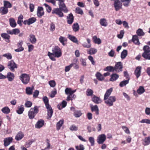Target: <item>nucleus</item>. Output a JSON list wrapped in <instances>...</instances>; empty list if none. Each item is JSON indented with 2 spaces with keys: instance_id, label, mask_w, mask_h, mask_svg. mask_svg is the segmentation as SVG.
<instances>
[{
  "instance_id": "4c0bfd02",
  "label": "nucleus",
  "mask_w": 150,
  "mask_h": 150,
  "mask_svg": "<svg viewBox=\"0 0 150 150\" xmlns=\"http://www.w3.org/2000/svg\"><path fill=\"white\" fill-rule=\"evenodd\" d=\"M64 123V120H60L57 124V130H59L61 128Z\"/></svg>"
},
{
  "instance_id": "052dcab7",
  "label": "nucleus",
  "mask_w": 150,
  "mask_h": 150,
  "mask_svg": "<svg viewBox=\"0 0 150 150\" xmlns=\"http://www.w3.org/2000/svg\"><path fill=\"white\" fill-rule=\"evenodd\" d=\"M76 13L80 14L81 15H82L83 14V12L82 9L79 8L77 7L76 8Z\"/></svg>"
},
{
  "instance_id": "ea45409f",
  "label": "nucleus",
  "mask_w": 150,
  "mask_h": 150,
  "mask_svg": "<svg viewBox=\"0 0 150 150\" xmlns=\"http://www.w3.org/2000/svg\"><path fill=\"white\" fill-rule=\"evenodd\" d=\"M136 33L137 35L139 36H144L145 34V33L143 32V30L140 28H139L137 30Z\"/></svg>"
},
{
  "instance_id": "338daca9",
  "label": "nucleus",
  "mask_w": 150,
  "mask_h": 150,
  "mask_svg": "<svg viewBox=\"0 0 150 150\" xmlns=\"http://www.w3.org/2000/svg\"><path fill=\"white\" fill-rule=\"evenodd\" d=\"M47 146L44 149H42L41 150H49L50 149V141L48 139H47Z\"/></svg>"
},
{
  "instance_id": "e433bc0d",
  "label": "nucleus",
  "mask_w": 150,
  "mask_h": 150,
  "mask_svg": "<svg viewBox=\"0 0 150 150\" xmlns=\"http://www.w3.org/2000/svg\"><path fill=\"white\" fill-rule=\"evenodd\" d=\"M150 144V137H146L144 140L143 144L145 145H148Z\"/></svg>"
},
{
  "instance_id": "7c9ffc66",
  "label": "nucleus",
  "mask_w": 150,
  "mask_h": 150,
  "mask_svg": "<svg viewBox=\"0 0 150 150\" xmlns=\"http://www.w3.org/2000/svg\"><path fill=\"white\" fill-rule=\"evenodd\" d=\"M91 109L92 111L96 112V113L97 115L99 114V109L97 105L91 106Z\"/></svg>"
},
{
  "instance_id": "f3484780",
  "label": "nucleus",
  "mask_w": 150,
  "mask_h": 150,
  "mask_svg": "<svg viewBox=\"0 0 150 150\" xmlns=\"http://www.w3.org/2000/svg\"><path fill=\"white\" fill-rule=\"evenodd\" d=\"M112 90L113 89L112 88H110L107 90L104 95V100L108 99V98L109 97V96L110 95L111 93L112 92Z\"/></svg>"
},
{
  "instance_id": "393cba45",
  "label": "nucleus",
  "mask_w": 150,
  "mask_h": 150,
  "mask_svg": "<svg viewBox=\"0 0 150 150\" xmlns=\"http://www.w3.org/2000/svg\"><path fill=\"white\" fill-rule=\"evenodd\" d=\"M8 12V9L6 7L4 6L0 8V13L2 15L6 14Z\"/></svg>"
},
{
  "instance_id": "4d7b16f0",
  "label": "nucleus",
  "mask_w": 150,
  "mask_h": 150,
  "mask_svg": "<svg viewBox=\"0 0 150 150\" xmlns=\"http://www.w3.org/2000/svg\"><path fill=\"white\" fill-rule=\"evenodd\" d=\"M142 123H146L147 124H150V120L148 119H143L140 121L139 122Z\"/></svg>"
},
{
  "instance_id": "2f4dec72",
  "label": "nucleus",
  "mask_w": 150,
  "mask_h": 150,
  "mask_svg": "<svg viewBox=\"0 0 150 150\" xmlns=\"http://www.w3.org/2000/svg\"><path fill=\"white\" fill-rule=\"evenodd\" d=\"M72 28L74 31L76 32L78 31L79 29V27L78 23H74L72 25Z\"/></svg>"
},
{
  "instance_id": "7ed1b4c3",
  "label": "nucleus",
  "mask_w": 150,
  "mask_h": 150,
  "mask_svg": "<svg viewBox=\"0 0 150 150\" xmlns=\"http://www.w3.org/2000/svg\"><path fill=\"white\" fill-rule=\"evenodd\" d=\"M52 53L54 56L58 58L60 57L62 54V52L60 48L58 46H55L52 49Z\"/></svg>"
},
{
  "instance_id": "20e7f679",
  "label": "nucleus",
  "mask_w": 150,
  "mask_h": 150,
  "mask_svg": "<svg viewBox=\"0 0 150 150\" xmlns=\"http://www.w3.org/2000/svg\"><path fill=\"white\" fill-rule=\"evenodd\" d=\"M105 103L108 105L111 106L113 105V103L116 101V97L114 96H111L108 98V99L104 100Z\"/></svg>"
},
{
  "instance_id": "6e6d98bb",
  "label": "nucleus",
  "mask_w": 150,
  "mask_h": 150,
  "mask_svg": "<svg viewBox=\"0 0 150 150\" xmlns=\"http://www.w3.org/2000/svg\"><path fill=\"white\" fill-rule=\"evenodd\" d=\"M142 56L144 58L150 60V53H144L142 55Z\"/></svg>"
},
{
  "instance_id": "dca6fc26",
  "label": "nucleus",
  "mask_w": 150,
  "mask_h": 150,
  "mask_svg": "<svg viewBox=\"0 0 150 150\" xmlns=\"http://www.w3.org/2000/svg\"><path fill=\"white\" fill-rule=\"evenodd\" d=\"M46 108L47 110V115L50 118H51L52 115L53 110L50 105H47Z\"/></svg>"
},
{
  "instance_id": "58836bf2",
  "label": "nucleus",
  "mask_w": 150,
  "mask_h": 150,
  "mask_svg": "<svg viewBox=\"0 0 150 150\" xmlns=\"http://www.w3.org/2000/svg\"><path fill=\"white\" fill-rule=\"evenodd\" d=\"M82 115V113L80 110H75L74 112V115L76 117H79Z\"/></svg>"
},
{
  "instance_id": "8fccbe9b",
  "label": "nucleus",
  "mask_w": 150,
  "mask_h": 150,
  "mask_svg": "<svg viewBox=\"0 0 150 150\" xmlns=\"http://www.w3.org/2000/svg\"><path fill=\"white\" fill-rule=\"evenodd\" d=\"M47 55L52 60L54 61L56 60L55 59L54 57V54H53L52 52L51 53L50 52H48Z\"/></svg>"
},
{
  "instance_id": "49530a36",
  "label": "nucleus",
  "mask_w": 150,
  "mask_h": 150,
  "mask_svg": "<svg viewBox=\"0 0 150 150\" xmlns=\"http://www.w3.org/2000/svg\"><path fill=\"white\" fill-rule=\"evenodd\" d=\"M33 87L30 88V87H28L26 89V93L29 95L32 94Z\"/></svg>"
},
{
  "instance_id": "a18cd8bd",
  "label": "nucleus",
  "mask_w": 150,
  "mask_h": 150,
  "mask_svg": "<svg viewBox=\"0 0 150 150\" xmlns=\"http://www.w3.org/2000/svg\"><path fill=\"white\" fill-rule=\"evenodd\" d=\"M105 71H108L109 72H113L114 71V67L111 66H109L106 67L104 69Z\"/></svg>"
},
{
  "instance_id": "a19ab883",
  "label": "nucleus",
  "mask_w": 150,
  "mask_h": 150,
  "mask_svg": "<svg viewBox=\"0 0 150 150\" xmlns=\"http://www.w3.org/2000/svg\"><path fill=\"white\" fill-rule=\"evenodd\" d=\"M4 7H6L7 8H11L12 7V5L10 3L7 1H4Z\"/></svg>"
},
{
  "instance_id": "2eb2a0df",
  "label": "nucleus",
  "mask_w": 150,
  "mask_h": 150,
  "mask_svg": "<svg viewBox=\"0 0 150 150\" xmlns=\"http://www.w3.org/2000/svg\"><path fill=\"white\" fill-rule=\"evenodd\" d=\"M67 22L69 24H72L74 21V17L72 13L68 15L67 17Z\"/></svg>"
},
{
  "instance_id": "603ef678",
  "label": "nucleus",
  "mask_w": 150,
  "mask_h": 150,
  "mask_svg": "<svg viewBox=\"0 0 150 150\" xmlns=\"http://www.w3.org/2000/svg\"><path fill=\"white\" fill-rule=\"evenodd\" d=\"M75 148L76 150H84L85 147L82 144H80L79 146H75Z\"/></svg>"
},
{
  "instance_id": "79ce46f5",
  "label": "nucleus",
  "mask_w": 150,
  "mask_h": 150,
  "mask_svg": "<svg viewBox=\"0 0 150 150\" xmlns=\"http://www.w3.org/2000/svg\"><path fill=\"white\" fill-rule=\"evenodd\" d=\"M129 79H128L127 80H124L121 82L120 83L119 85L121 87H123L126 86L127 84L129 83Z\"/></svg>"
},
{
  "instance_id": "f704fd0d",
  "label": "nucleus",
  "mask_w": 150,
  "mask_h": 150,
  "mask_svg": "<svg viewBox=\"0 0 150 150\" xmlns=\"http://www.w3.org/2000/svg\"><path fill=\"white\" fill-rule=\"evenodd\" d=\"M68 38L70 40L74 43H76L78 42L77 39L74 36L69 34L68 35Z\"/></svg>"
},
{
  "instance_id": "37998d69",
  "label": "nucleus",
  "mask_w": 150,
  "mask_h": 150,
  "mask_svg": "<svg viewBox=\"0 0 150 150\" xmlns=\"http://www.w3.org/2000/svg\"><path fill=\"white\" fill-rule=\"evenodd\" d=\"M123 3V6L125 7H128L130 3L131 0H120Z\"/></svg>"
},
{
  "instance_id": "4468645a",
  "label": "nucleus",
  "mask_w": 150,
  "mask_h": 150,
  "mask_svg": "<svg viewBox=\"0 0 150 150\" xmlns=\"http://www.w3.org/2000/svg\"><path fill=\"white\" fill-rule=\"evenodd\" d=\"M141 69L142 67H141L138 66L137 67L134 71L135 75L136 76L137 78H138L140 75Z\"/></svg>"
},
{
  "instance_id": "680f3d73",
  "label": "nucleus",
  "mask_w": 150,
  "mask_h": 150,
  "mask_svg": "<svg viewBox=\"0 0 150 150\" xmlns=\"http://www.w3.org/2000/svg\"><path fill=\"white\" fill-rule=\"evenodd\" d=\"M28 23L30 25L32 24L36 21V19L34 17H33L30 18L28 19Z\"/></svg>"
},
{
  "instance_id": "c756f323",
  "label": "nucleus",
  "mask_w": 150,
  "mask_h": 150,
  "mask_svg": "<svg viewBox=\"0 0 150 150\" xmlns=\"http://www.w3.org/2000/svg\"><path fill=\"white\" fill-rule=\"evenodd\" d=\"M119 75L117 74H112L110 76L111 78L110 81H115L119 78Z\"/></svg>"
},
{
  "instance_id": "ddd939ff",
  "label": "nucleus",
  "mask_w": 150,
  "mask_h": 150,
  "mask_svg": "<svg viewBox=\"0 0 150 150\" xmlns=\"http://www.w3.org/2000/svg\"><path fill=\"white\" fill-rule=\"evenodd\" d=\"M44 14L43 8L42 7H38L37 11V15L38 17L40 18Z\"/></svg>"
},
{
  "instance_id": "c85d7f7f",
  "label": "nucleus",
  "mask_w": 150,
  "mask_h": 150,
  "mask_svg": "<svg viewBox=\"0 0 150 150\" xmlns=\"http://www.w3.org/2000/svg\"><path fill=\"white\" fill-rule=\"evenodd\" d=\"M24 137V134L21 132H18L15 137V139L17 141L21 140Z\"/></svg>"
},
{
  "instance_id": "f8f14e48",
  "label": "nucleus",
  "mask_w": 150,
  "mask_h": 150,
  "mask_svg": "<svg viewBox=\"0 0 150 150\" xmlns=\"http://www.w3.org/2000/svg\"><path fill=\"white\" fill-rule=\"evenodd\" d=\"M86 41L87 42H84L82 44V45L84 47L87 48H90L91 46V40L90 39L88 38L86 39Z\"/></svg>"
},
{
  "instance_id": "c03bdc74",
  "label": "nucleus",
  "mask_w": 150,
  "mask_h": 150,
  "mask_svg": "<svg viewBox=\"0 0 150 150\" xmlns=\"http://www.w3.org/2000/svg\"><path fill=\"white\" fill-rule=\"evenodd\" d=\"M93 91L91 89L88 88L86 91V95L88 96H91L93 95Z\"/></svg>"
},
{
  "instance_id": "6e6552de",
  "label": "nucleus",
  "mask_w": 150,
  "mask_h": 150,
  "mask_svg": "<svg viewBox=\"0 0 150 150\" xmlns=\"http://www.w3.org/2000/svg\"><path fill=\"white\" fill-rule=\"evenodd\" d=\"M52 14H56L60 17L64 16V14L62 11L59 8H54L52 10Z\"/></svg>"
},
{
  "instance_id": "13d9d810",
  "label": "nucleus",
  "mask_w": 150,
  "mask_h": 150,
  "mask_svg": "<svg viewBox=\"0 0 150 150\" xmlns=\"http://www.w3.org/2000/svg\"><path fill=\"white\" fill-rule=\"evenodd\" d=\"M55 29V25L53 23H52L50 24V30L51 31H54Z\"/></svg>"
},
{
  "instance_id": "72a5a7b5",
  "label": "nucleus",
  "mask_w": 150,
  "mask_h": 150,
  "mask_svg": "<svg viewBox=\"0 0 150 150\" xmlns=\"http://www.w3.org/2000/svg\"><path fill=\"white\" fill-rule=\"evenodd\" d=\"M93 42L96 44L98 45L101 43V40L99 38H98L96 36H94L93 38Z\"/></svg>"
},
{
  "instance_id": "3c124183",
  "label": "nucleus",
  "mask_w": 150,
  "mask_h": 150,
  "mask_svg": "<svg viewBox=\"0 0 150 150\" xmlns=\"http://www.w3.org/2000/svg\"><path fill=\"white\" fill-rule=\"evenodd\" d=\"M43 101H44L46 107L47 105H50L49 104V100L48 98L46 96H44L42 98Z\"/></svg>"
},
{
  "instance_id": "5701e85b",
  "label": "nucleus",
  "mask_w": 150,
  "mask_h": 150,
  "mask_svg": "<svg viewBox=\"0 0 150 150\" xmlns=\"http://www.w3.org/2000/svg\"><path fill=\"white\" fill-rule=\"evenodd\" d=\"M29 40L30 42L32 44H35L36 42V39L35 38V36L33 34L30 35L29 36Z\"/></svg>"
},
{
  "instance_id": "423d86ee",
  "label": "nucleus",
  "mask_w": 150,
  "mask_h": 150,
  "mask_svg": "<svg viewBox=\"0 0 150 150\" xmlns=\"http://www.w3.org/2000/svg\"><path fill=\"white\" fill-rule=\"evenodd\" d=\"M106 139V136L105 134H102L99 135L97 139V142L99 144H103Z\"/></svg>"
},
{
  "instance_id": "b1692460",
  "label": "nucleus",
  "mask_w": 150,
  "mask_h": 150,
  "mask_svg": "<svg viewBox=\"0 0 150 150\" xmlns=\"http://www.w3.org/2000/svg\"><path fill=\"white\" fill-rule=\"evenodd\" d=\"M95 76L97 79L100 81H102L104 79L103 75L99 72H96Z\"/></svg>"
},
{
  "instance_id": "1a4fd4ad",
  "label": "nucleus",
  "mask_w": 150,
  "mask_h": 150,
  "mask_svg": "<svg viewBox=\"0 0 150 150\" xmlns=\"http://www.w3.org/2000/svg\"><path fill=\"white\" fill-rule=\"evenodd\" d=\"M59 9L65 13H67L68 11L66 6L64 3V1H62L59 3Z\"/></svg>"
},
{
  "instance_id": "bf43d9fd",
  "label": "nucleus",
  "mask_w": 150,
  "mask_h": 150,
  "mask_svg": "<svg viewBox=\"0 0 150 150\" xmlns=\"http://www.w3.org/2000/svg\"><path fill=\"white\" fill-rule=\"evenodd\" d=\"M49 84L50 86L52 88L56 86V83L54 80H51L49 81Z\"/></svg>"
},
{
  "instance_id": "aec40b11",
  "label": "nucleus",
  "mask_w": 150,
  "mask_h": 150,
  "mask_svg": "<svg viewBox=\"0 0 150 150\" xmlns=\"http://www.w3.org/2000/svg\"><path fill=\"white\" fill-rule=\"evenodd\" d=\"M9 22L10 26L12 28L15 27L17 25L15 20L13 18H11L9 19Z\"/></svg>"
},
{
  "instance_id": "864d4df0",
  "label": "nucleus",
  "mask_w": 150,
  "mask_h": 150,
  "mask_svg": "<svg viewBox=\"0 0 150 150\" xmlns=\"http://www.w3.org/2000/svg\"><path fill=\"white\" fill-rule=\"evenodd\" d=\"M66 40L67 39L65 37L62 36H60L59 38V41L63 45H64V42L66 41Z\"/></svg>"
},
{
  "instance_id": "412c9836",
  "label": "nucleus",
  "mask_w": 150,
  "mask_h": 150,
  "mask_svg": "<svg viewBox=\"0 0 150 150\" xmlns=\"http://www.w3.org/2000/svg\"><path fill=\"white\" fill-rule=\"evenodd\" d=\"M99 23L101 25L104 27H106L108 25L107 20L105 18L100 19L99 21Z\"/></svg>"
},
{
  "instance_id": "39448f33",
  "label": "nucleus",
  "mask_w": 150,
  "mask_h": 150,
  "mask_svg": "<svg viewBox=\"0 0 150 150\" xmlns=\"http://www.w3.org/2000/svg\"><path fill=\"white\" fill-rule=\"evenodd\" d=\"M7 66L10 70L13 72L15 71V68H17V65L12 60L8 62Z\"/></svg>"
},
{
  "instance_id": "cd10ccee",
  "label": "nucleus",
  "mask_w": 150,
  "mask_h": 150,
  "mask_svg": "<svg viewBox=\"0 0 150 150\" xmlns=\"http://www.w3.org/2000/svg\"><path fill=\"white\" fill-rule=\"evenodd\" d=\"M132 40L134 43L136 45H139L140 44L138 37L136 35H134L133 36Z\"/></svg>"
},
{
  "instance_id": "9b49d317",
  "label": "nucleus",
  "mask_w": 150,
  "mask_h": 150,
  "mask_svg": "<svg viewBox=\"0 0 150 150\" xmlns=\"http://www.w3.org/2000/svg\"><path fill=\"white\" fill-rule=\"evenodd\" d=\"M13 140V138L11 137H9L5 138L4 139V145L5 146H7L12 142Z\"/></svg>"
},
{
  "instance_id": "774afa93",
  "label": "nucleus",
  "mask_w": 150,
  "mask_h": 150,
  "mask_svg": "<svg viewBox=\"0 0 150 150\" xmlns=\"http://www.w3.org/2000/svg\"><path fill=\"white\" fill-rule=\"evenodd\" d=\"M24 110V108L23 107H20L17 110V113L19 114H21L23 113Z\"/></svg>"
},
{
  "instance_id": "6ab92c4d",
  "label": "nucleus",
  "mask_w": 150,
  "mask_h": 150,
  "mask_svg": "<svg viewBox=\"0 0 150 150\" xmlns=\"http://www.w3.org/2000/svg\"><path fill=\"white\" fill-rule=\"evenodd\" d=\"M44 122L43 120H38L35 125V127L37 128H40L42 127L44 125Z\"/></svg>"
},
{
  "instance_id": "f03ea898",
  "label": "nucleus",
  "mask_w": 150,
  "mask_h": 150,
  "mask_svg": "<svg viewBox=\"0 0 150 150\" xmlns=\"http://www.w3.org/2000/svg\"><path fill=\"white\" fill-rule=\"evenodd\" d=\"M30 77L28 74H22L19 76V79L22 83L26 85L27 84L30 80Z\"/></svg>"
},
{
  "instance_id": "a211bd4d",
  "label": "nucleus",
  "mask_w": 150,
  "mask_h": 150,
  "mask_svg": "<svg viewBox=\"0 0 150 150\" xmlns=\"http://www.w3.org/2000/svg\"><path fill=\"white\" fill-rule=\"evenodd\" d=\"M14 77V75L13 73L9 72L7 73L6 78L8 79L9 81H11L13 80Z\"/></svg>"
},
{
  "instance_id": "5fc2aeb1",
  "label": "nucleus",
  "mask_w": 150,
  "mask_h": 150,
  "mask_svg": "<svg viewBox=\"0 0 150 150\" xmlns=\"http://www.w3.org/2000/svg\"><path fill=\"white\" fill-rule=\"evenodd\" d=\"M144 53H149L150 52V47L148 46H144L143 47Z\"/></svg>"
},
{
  "instance_id": "de8ad7c7",
  "label": "nucleus",
  "mask_w": 150,
  "mask_h": 150,
  "mask_svg": "<svg viewBox=\"0 0 150 150\" xmlns=\"http://www.w3.org/2000/svg\"><path fill=\"white\" fill-rule=\"evenodd\" d=\"M144 91V88L142 86H140L137 91V93L139 94H142Z\"/></svg>"
},
{
  "instance_id": "9d476101",
  "label": "nucleus",
  "mask_w": 150,
  "mask_h": 150,
  "mask_svg": "<svg viewBox=\"0 0 150 150\" xmlns=\"http://www.w3.org/2000/svg\"><path fill=\"white\" fill-rule=\"evenodd\" d=\"M92 100L96 104L100 103L102 102V101L100 97H98L95 95L93 96L92 98Z\"/></svg>"
},
{
  "instance_id": "c9c22d12",
  "label": "nucleus",
  "mask_w": 150,
  "mask_h": 150,
  "mask_svg": "<svg viewBox=\"0 0 150 150\" xmlns=\"http://www.w3.org/2000/svg\"><path fill=\"white\" fill-rule=\"evenodd\" d=\"M127 54V51L126 50H124L121 53V58L122 59H125Z\"/></svg>"
},
{
  "instance_id": "f257e3e1",
  "label": "nucleus",
  "mask_w": 150,
  "mask_h": 150,
  "mask_svg": "<svg viewBox=\"0 0 150 150\" xmlns=\"http://www.w3.org/2000/svg\"><path fill=\"white\" fill-rule=\"evenodd\" d=\"M38 112V107L37 106H35L34 108H31L28 112V115L29 118L31 119L34 118Z\"/></svg>"
},
{
  "instance_id": "69168bd1",
  "label": "nucleus",
  "mask_w": 150,
  "mask_h": 150,
  "mask_svg": "<svg viewBox=\"0 0 150 150\" xmlns=\"http://www.w3.org/2000/svg\"><path fill=\"white\" fill-rule=\"evenodd\" d=\"M13 35H16L19 33L20 30L18 28H15L12 30Z\"/></svg>"
},
{
  "instance_id": "09e8293b",
  "label": "nucleus",
  "mask_w": 150,
  "mask_h": 150,
  "mask_svg": "<svg viewBox=\"0 0 150 150\" xmlns=\"http://www.w3.org/2000/svg\"><path fill=\"white\" fill-rule=\"evenodd\" d=\"M75 63H72L69 65L66 66L65 69V71L66 72L69 71L70 69L73 66Z\"/></svg>"
},
{
  "instance_id": "0eeeda50",
  "label": "nucleus",
  "mask_w": 150,
  "mask_h": 150,
  "mask_svg": "<svg viewBox=\"0 0 150 150\" xmlns=\"http://www.w3.org/2000/svg\"><path fill=\"white\" fill-rule=\"evenodd\" d=\"M114 67V71L118 72L122 70L123 65L122 63L120 62L116 63Z\"/></svg>"
},
{
  "instance_id": "bb28decb",
  "label": "nucleus",
  "mask_w": 150,
  "mask_h": 150,
  "mask_svg": "<svg viewBox=\"0 0 150 150\" xmlns=\"http://www.w3.org/2000/svg\"><path fill=\"white\" fill-rule=\"evenodd\" d=\"M87 52L89 54H94L97 52V50L94 48H91L89 50H87Z\"/></svg>"
},
{
  "instance_id": "473e14b6",
  "label": "nucleus",
  "mask_w": 150,
  "mask_h": 150,
  "mask_svg": "<svg viewBox=\"0 0 150 150\" xmlns=\"http://www.w3.org/2000/svg\"><path fill=\"white\" fill-rule=\"evenodd\" d=\"M1 111L4 114H8L10 112V110L9 108L7 106L1 109Z\"/></svg>"
},
{
  "instance_id": "4be33fe9",
  "label": "nucleus",
  "mask_w": 150,
  "mask_h": 150,
  "mask_svg": "<svg viewBox=\"0 0 150 150\" xmlns=\"http://www.w3.org/2000/svg\"><path fill=\"white\" fill-rule=\"evenodd\" d=\"M1 37L4 39L6 40V41L8 42H10L9 39L10 36L7 33H3L1 35Z\"/></svg>"
},
{
  "instance_id": "0e129e2a",
  "label": "nucleus",
  "mask_w": 150,
  "mask_h": 150,
  "mask_svg": "<svg viewBox=\"0 0 150 150\" xmlns=\"http://www.w3.org/2000/svg\"><path fill=\"white\" fill-rule=\"evenodd\" d=\"M4 57H6L8 59H10L12 58V56L11 54L9 53H8L3 55Z\"/></svg>"
},
{
  "instance_id": "a878e982",
  "label": "nucleus",
  "mask_w": 150,
  "mask_h": 150,
  "mask_svg": "<svg viewBox=\"0 0 150 150\" xmlns=\"http://www.w3.org/2000/svg\"><path fill=\"white\" fill-rule=\"evenodd\" d=\"M76 91V90H72L71 88H67L65 90V92L66 94L67 95H70L71 94H73Z\"/></svg>"
},
{
  "instance_id": "e2e57ef3",
  "label": "nucleus",
  "mask_w": 150,
  "mask_h": 150,
  "mask_svg": "<svg viewBox=\"0 0 150 150\" xmlns=\"http://www.w3.org/2000/svg\"><path fill=\"white\" fill-rule=\"evenodd\" d=\"M89 141L91 143V146H93L94 145L95 140L93 137H90L89 138Z\"/></svg>"
}]
</instances>
